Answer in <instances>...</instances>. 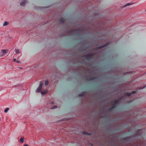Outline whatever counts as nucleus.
<instances>
[{"mask_svg": "<svg viewBox=\"0 0 146 146\" xmlns=\"http://www.w3.org/2000/svg\"><path fill=\"white\" fill-rule=\"evenodd\" d=\"M42 82H41L39 84L38 87L37 88L36 90V93H38L40 92L42 88Z\"/></svg>", "mask_w": 146, "mask_h": 146, "instance_id": "nucleus-1", "label": "nucleus"}, {"mask_svg": "<svg viewBox=\"0 0 146 146\" xmlns=\"http://www.w3.org/2000/svg\"><path fill=\"white\" fill-rule=\"evenodd\" d=\"M8 50H2L0 52V55L2 56L5 55L8 52Z\"/></svg>", "mask_w": 146, "mask_h": 146, "instance_id": "nucleus-2", "label": "nucleus"}, {"mask_svg": "<svg viewBox=\"0 0 146 146\" xmlns=\"http://www.w3.org/2000/svg\"><path fill=\"white\" fill-rule=\"evenodd\" d=\"M92 57V54H88L86 56V58L88 60L91 58Z\"/></svg>", "mask_w": 146, "mask_h": 146, "instance_id": "nucleus-3", "label": "nucleus"}, {"mask_svg": "<svg viewBox=\"0 0 146 146\" xmlns=\"http://www.w3.org/2000/svg\"><path fill=\"white\" fill-rule=\"evenodd\" d=\"M26 2L27 1H24L23 2L20 3V5L22 6H24Z\"/></svg>", "mask_w": 146, "mask_h": 146, "instance_id": "nucleus-4", "label": "nucleus"}, {"mask_svg": "<svg viewBox=\"0 0 146 146\" xmlns=\"http://www.w3.org/2000/svg\"><path fill=\"white\" fill-rule=\"evenodd\" d=\"M136 92L135 91H133L132 92V93H127V95L128 96H130L131 94H134V93H136Z\"/></svg>", "mask_w": 146, "mask_h": 146, "instance_id": "nucleus-5", "label": "nucleus"}, {"mask_svg": "<svg viewBox=\"0 0 146 146\" xmlns=\"http://www.w3.org/2000/svg\"><path fill=\"white\" fill-rule=\"evenodd\" d=\"M86 92H83L81 94H80L78 95L79 96L81 97V96H84L86 94Z\"/></svg>", "mask_w": 146, "mask_h": 146, "instance_id": "nucleus-6", "label": "nucleus"}, {"mask_svg": "<svg viewBox=\"0 0 146 146\" xmlns=\"http://www.w3.org/2000/svg\"><path fill=\"white\" fill-rule=\"evenodd\" d=\"M15 52L17 54H18L20 53V52L19 50L17 49H15Z\"/></svg>", "mask_w": 146, "mask_h": 146, "instance_id": "nucleus-7", "label": "nucleus"}, {"mask_svg": "<svg viewBox=\"0 0 146 146\" xmlns=\"http://www.w3.org/2000/svg\"><path fill=\"white\" fill-rule=\"evenodd\" d=\"M9 24V23L7 21H5L3 24V26H7Z\"/></svg>", "mask_w": 146, "mask_h": 146, "instance_id": "nucleus-8", "label": "nucleus"}, {"mask_svg": "<svg viewBox=\"0 0 146 146\" xmlns=\"http://www.w3.org/2000/svg\"><path fill=\"white\" fill-rule=\"evenodd\" d=\"M20 140L21 142V143H23L24 142V140L23 137H21L20 138Z\"/></svg>", "mask_w": 146, "mask_h": 146, "instance_id": "nucleus-9", "label": "nucleus"}, {"mask_svg": "<svg viewBox=\"0 0 146 146\" xmlns=\"http://www.w3.org/2000/svg\"><path fill=\"white\" fill-rule=\"evenodd\" d=\"M45 85L46 86H47L48 85V80H46L45 81Z\"/></svg>", "mask_w": 146, "mask_h": 146, "instance_id": "nucleus-10", "label": "nucleus"}, {"mask_svg": "<svg viewBox=\"0 0 146 146\" xmlns=\"http://www.w3.org/2000/svg\"><path fill=\"white\" fill-rule=\"evenodd\" d=\"M132 3H127L124 6V7H125L127 6H129L130 5H131V4H132Z\"/></svg>", "mask_w": 146, "mask_h": 146, "instance_id": "nucleus-11", "label": "nucleus"}, {"mask_svg": "<svg viewBox=\"0 0 146 146\" xmlns=\"http://www.w3.org/2000/svg\"><path fill=\"white\" fill-rule=\"evenodd\" d=\"M118 100H115L114 101V105L115 106V104L118 103Z\"/></svg>", "mask_w": 146, "mask_h": 146, "instance_id": "nucleus-12", "label": "nucleus"}, {"mask_svg": "<svg viewBox=\"0 0 146 146\" xmlns=\"http://www.w3.org/2000/svg\"><path fill=\"white\" fill-rule=\"evenodd\" d=\"M9 110V108H6L4 110V112L5 113H7L8 110Z\"/></svg>", "mask_w": 146, "mask_h": 146, "instance_id": "nucleus-13", "label": "nucleus"}, {"mask_svg": "<svg viewBox=\"0 0 146 146\" xmlns=\"http://www.w3.org/2000/svg\"><path fill=\"white\" fill-rule=\"evenodd\" d=\"M57 108V106H55L53 107H52V108H50V109H56Z\"/></svg>", "mask_w": 146, "mask_h": 146, "instance_id": "nucleus-14", "label": "nucleus"}, {"mask_svg": "<svg viewBox=\"0 0 146 146\" xmlns=\"http://www.w3.org/2000/svg\"><path fill=\"white\" fill-rule=\"evenodd\" d=\"M60 23H62L64 21V19L63 18H61L60 19Z\"/></svg>", "mask_w": 146, "mask_h": 146, "instance_id": "nucleus-15", "label": "nucleus"}, {"mask_svg": "<svg viewBox=\"0 0 146 146\" xmlns=\"http://www.w3.org/2000/svg\"><path fill=\"white\" fill-rule=\"evenodd\" d=\"M41 93L42 95H45L47 93V92H41Z\"/></svg>", "mask_w": 146, "mask_h": 146, "instance_id": "nucleus-16", "label": "nucleus"}, {"mask_svg": "<svg viewBox=\"0 0 146 146\" xmlns=\"http://www.w3.org/2000/svg\"><path fill=\"white\" fill-rule=\"evenodd\" d=\"M82 134H86V135H90V134H87V133L86 132H82Z\"/></svg>", "mask_w": 146, "mask_h": 146, "instance_id": "nucleus-17", "label": "nucleus"}, {"mask_svg": "<svg viewBox=\"0 0 146 146\" xmlns=\"http://www.w3.org/2000/svg\"><path fill=\"white\" fill-rule=\"evenodd\" d=\"M16 62L17 63H19L20 62V61H19V60H16Z\"/></svg>", "mask_w": 146, "mask_h": 146, "instance_id": "nucleus-18", "label": "nucleus"}, {"mask_svg": "<svg viewBox=\"0 0 146 146\" xmlns=\"http://www.w3.org/2000/svg\"><path fill=\"white\" fill-rule=\"evenodd\" d=\"M13 61L16 62V59L15 58L14 59Z\"/></svg>", "mask_w": 146, "mask_h": 146, "instance_id": "nucleus-19", "label": "nucleus"}, {"mask_svg": "<svg viewBox=\"0 0 146 146\" xmlns=\"http://www.w3.org/2000/svg\"><path fill=\"white\" fill-rule=\"evenodd\" d=\"M23 146H28V145L27 144H25Z\"/></svg>", "mask_w": 146, "mask_h": 146, "instance_id": "nucleus-20", "label": "nucleus"}, {"mask_svg": "<svg viewBox=\"0 0 146 146\" xmlns=\"http://www.w3.org/2000/svg\"><path fill=\"white\" fill-rule=\"evenodd\" d=\"M104 46H101V47H100L99 48H102V47H104Z\"/></svg>", "mask_w": 146, "mask_h": 146, "instance_id": "nucleus-21", "label": "nucleus"}, {"mask_svg": "<svg viewBox=\"0 0 146 146\" xmlns=\"http://www.w3.org/2000/svg\"><path fill=\"white\" fill-rule=\"evenodd\" d=\"M145 87H143L141 88H140V89H142L143 88H144Z\"/></svg>", "mask_w": 146, "mask_h": 146, "instance_id": "nucleus-22", "label": "nucleus"}, {"mask_svg": "<svg viewBox=\"0 0 146 146\" xmlns=\"http://www.w3.org/2000/svg\"><path fill=\"white\" fill-rule=\"evenodd\" d=\"M19 68L21 69H22V68H21V67H20Z\"/></svg>", "mask_w": 146, "mask_h": 146, "instance_id": "nucleus-23", "label": "nucleus"}, {"mask_svg": "<svg viewBox=\"0 0 146 146\" xmlns=\"http://www.w3.org/2000/svg\"><path fill=\"white\" fill-rule=\"evenodd\" d=\"M73 31H72V32H73Z\"/></svg>", "mask_w": 146, "mask_h": 146, "instance_id": "nucleus-24", "label": "nucleus"}, {"mask_svg": "<svg viewBox=\"0 0 146 146\" xmlns=\"http://www.w3.org/2000/svg\"><path fill=\"white\" fill-rule=\"evenodd\" d=\"M145 11H146V10H145Z\"/></svg>", "mask_w": 146, "mask_h": 146, "instance_id": "nucleus-25", "label": "nucleus"}]
</instances>
